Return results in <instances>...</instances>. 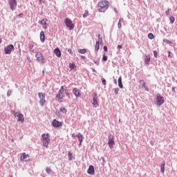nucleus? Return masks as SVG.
I'll list each match as a JSON object with an SVG mask.
<instances>
[{
  "label": "nucleus",
  "instance_id": "28",
  "mask_svg": "<svg viewBox=\"0 0 177 177\" xmlns=\"http://www.w3.org/2000/svg\"><path fill=\"white\" fill-rule=\"evenodd\" d=\"M97 42H100L101 44H103V37L100 34L98 35V41Z\"/></svg>",
  "mask_w": 177,
  "mask_h": 177
},
{
  "label": "nucleus",
  "instance_id": "3",
  "mask_svg": "<svg viewBox=\"0 0 177 177\" xmlns=\"http://www.w3.org/2000/svg\"><path fill=\"white\" fill-rule=\"evenodd\" d=\"M15 50V46L9 44L4 48L5 55H10Z\"/></svg>",
  "mask_w": 177,
  "mask_h": 177
},
{
  "label": "nucleus",
  "instance_id": "4",
  "mask_svg": "<svg viewBox=\"0 0 177 177\" xmlns=\"http://www.w3.org/2000/svg\"><path fill=\"white\" fill-rule=\"evenodd\" d=\"M64 23L69 30H74V24H73V21L70 18L65 19Z\"/></svg>",
  "mask_w": 177,
  "mask_h": 177
},
{
  "label": "nucleus",
  "instance_id": "43",
  "mask_svg": "<svg viewBox=\"0 0 177 177\" xmlns=\"http://www.w3.org/2000/svg\"><path fill=\"white\" fill-rule=\"evenodd\" d=\"M102 85H106L107 84L106 79H104L103 77L102 78Z\"/></svg>",
  "mask_w": 177,
  "mask_h": 177
},
{
  "label": "nucleus",
  "instance_id": "35",
  "mask_svg": "<svg viewBox=\"0 0 177 177\" xmlns=\"http://www.w3.org/2000/svg\"><path fill=\"white\" fill-rule=\"evenodd\" d=\"M148 38L149 39H154V35H153V33H149L148 34Z\"/></svg>",
  "mask_w": 177,
  "mask_h": 177
},
{
  "label": "nucleus",
  "instance_id": "9",
  "mask_svg": "<svg viewBox=\"0 0 177 177\" xmlns=\"http://www.w3.org/2000/svg\"><path fill=\"white\" fill-rule=\"evenodd\" d=\"M9 5L11 10H15L16 9V7L17 6V1L9 0Z\"/></svg>",
  "mask_w": 177,
  "mask_h": 177
},
{
  "label": "nucleus",
  "instance_id": "52",
  "mask_svg": "<svg viewBox=\"0 0 177 177\" xmlns=\"http://www.w3.org/2000/svg\"><path fill=\"white\" fill-rule=\"evenodd\" d=\"M143 88H144L145 91H146L147 92H149V87H147V86H145V87H143Z\"/></svg>",
  "mask_w": 177,
  "mask_h": 177
},
{
  "label": "nucleus",
  "instance_id": "50",
  "mask_svg": "<svg viewBox=\"0 0 177 177\" xmlns=\"http://www.w3.org/2000/svg\"><path fill=\"white\" fill-rule=\"evenodd\" d=\"M118 50H121V49H122V45H118Z\"/></svg>",
  "mask_w": 177,
  "mask_h": 177
},
{
  "label": "nucleus",
  "instance_id": "63",
  "mask_svg": "<svg viewBox=\"0 0 177 177\" xmlns=\"http://www.w3.org/2000/svg\"><path fill=\"white\" fill-rule=\"evenodd\" d=\"M92 71H93V73H97V71H96L95 69L93 68H92Z\"/></svg>",
  "mask_w": 177,
  "mask_h": 177
},
{
  "label": "nucleus",
  "instance_id": "59",
  "mask_svg": "<svg viewBox=\"0 0 177 177\" xmlns=\"http://www.w3.org/2000/svg\"><path fill=\"white\" fill-rule=\"evenodd\" d=\"M81 59H82L83 60H85V59H86V57L84 56V55H81L80 56Z\"/></svg>",
  "mask_w": 177,
  "mask_h": 177
},
{
  "label": "nucleus",
  "instance_id": "27",
  "mask_svg": "<svg viewBox=\"0 0 177 177\" xmlns=\"http://www.w3.org/2000/svg\"><path fill=\"white\" fill-rule=\"evenodd\" d=\"M78 53H81V55H84V54L86 53V48L79 49Z\"/></svg>",
  "mask_w": 177,
  "mask_h": 177
},
{
  "label": "nucleus",
  "instance_id": "10",
  "mask_svg": "<svg viewBox=\"0 0 177 177\" xmlns=\"http://www.w3.org/2000/svg\"><path fill=\"white\" fill-rule=\"evenodd\" d=\"M52 125H53V128H60V127H63V124L61 122H59L56 119H54L53 120Z\"/></svg>",
  "mask_w": 177,
  "mask_h": 177
},
{
  "label": "nucleus",
  "instance_id": "48",
  "mask_svg": "<svg viewBox=\"0 0 177 177\" xmlns=\"http://www.w3.org/2000/svg\"><path fill=\"white\" fill-rule=\"evenodd\" d=\"M157 55H158L157 50H153V56H154V57H157Z\"/></svg>",
  "mask_w": 177,
  "mask_h": 177
},
{
  "label": "nucleus",
  "instance_id": "62",
  "mask_svg": "<svg viewBox=\"0 0 177 177\" xmlns=\"http://www.w3.org/2000/svg\"><path fill=\"white\" fill-rule=\"evenodd\" d=\"M114 12H115V13H118V10H117V8H114Z\"/></svg>",
  "mask_w": 177,
  "mask_h": 177
},
{
  "label": "nucleus",
  "instance_id": "8",
  "mask_svg": "<svg viewBox=\"0 0 177 177\" xmlns=\"http://www.w3.org/2000/svg\"><path fill=\"white\" fill-rule=\"evenodd\" d=\"M63 93H64V91H62V90H59L58 93L55 96L56 99L58 100L59 103H62V100H63V97H64V95H63Z\"/></svg>",
  "mask_w": 177,
  "mask_h": 177
},
{
  "label": "nucleus",
  "instance_id": "22",
  "mask_svg": "<svg viewBox=\"0 0 177 177\" xmlns=\"http://www.w3.org/2000/svg\"><path fill=\"white\" fill-rule=\"evenodd\" d=\"M160 172H162V174L165 172V161H163L160 165Z\"/></svg>",
  "mask_w": 177,
  "mask_h": 177
},
{
  "label": "nucleus",
  "instance_id": "14",
  "mask_svg": "<svg viewBox=\"0 0 177 177\" xmlns=\"http://www.w3.org/2000/svg\"><path fill=\"white\" fill-rule=\"evenodd\" d=\"M54 53L57 57H62V51H60V48H59V47L55 48Z\"/></svg>",
  "mask_w": 177,
  "mask_h": 177
},
{
  "label": "nucleus",
  "instance_id": "2",
  "mask_svg": "<svg viewBox=\"0 0 177 177\" xmlns=\"http://www.w3.org/2000/svg\"><path fill=\"white\" fill-rule=\"evenodd\" d=\"M165 100H164V97L161 96V94L158 93L156 95V106H162V104H164L165 103Z\"/></svg>",
  "mask_w": 177,
  "mask_h": 177
},
{
  "label": "nucleus",
  "instance_id": "39",
  "mask_svg": "<svg viewBox=\"0 0 177 177\" xmlns=\"http://www.w3.org/2000/svg\"><path fill=\"white\" fill-rule=\"evenodd\" d=\"M89 12L88 11V10H86L84 15H83V17H88V15Z\"/></svg>",
  "mask_w": 177,
  "mask_h": 177
},
{
  "label": "nucleus",
  "instance_id": "1",
  "mask_svg": "<svg viewBox=\"0 0 177 177\" xmlns=\"http://www.w3.org/2000/svg\"><path fill=\"white\" fill-rule=\"evenodd\" d=\"M110 3L107 0H104L98 3L99 12H106L109 9Z\"/></svg>",
  "mask_w": 177,
  "mask_h": 177
},
{
  "label": "nucleus",
  "instance_id": "36",
  "mask_svg": "<svg viewBox=\"0 0 177 177\" xmlns=\"http://www.w3.org/2000/svg\"><path fill=\"white\" fill-rule=\"evenodd\" d=\"M107 59H108L107 55H106V54L104 53V55H103V56H102V60H103V62H107Z\"/></svg>",
  "mask_w": 177,
  "mask_h": 177
},
{
  "label": "nucleus",
  "instance_id": "20",
  "mask_svg": "<svg viewBox=\"0 0 177 177\" xmlns=\"http://www.w3.org/2000/svg\"><path fill=\"white\" fill-rule=\"evenodd\" d=\"M40 41L41 42H45V32H40Z\"/></svg>",
  "mask_w": 177,
  "mask_h": 177
},
{
  "label": "nucleus",
  "instance_id": "15",
  "mask_svg": "<svg viewBox=\"0 0 177 177\" xmlns=\"http://www.w3.org/2000/svg\"><path fill=\"white\" fill-rule=\"evenodd\" d=\"M17 117L18 118L17 121L19 122H24V115L23 113H19L18 115H17Z\"/></svg>",
  "mask_w": 177,
  "mask_h": 177
},
{
  "label": "nucleus",
  "instance_id": "45",
  "mask_svg": "<svg viewBox=\"0 0 177 177\" xmlns=\"http://www.w3.org/2000/svg\"><path fill=\"white\" fill-rule=\"evenodd\" d=\"M19 113L16 112V111H12V114H13V115H15V117H17V115L19 114Z\"/></svg>",
  "mask_w": 177,
  "mask_h": 177
},
{
  "label": "nucleus",
  "instance_id": "26",
  "mask_svg": "<svg viewBox=\"0 0 177 177\" xmlns=\"http://www.w3.org/2000/svg\"><path fill=\"white\" fill-rule=\"evenodd\" d=\"M68 160H69V161H73V153H71V151L68 153Z\"/></svg>",
  "mask_w": 177,
  "mask_h": 177
},
{
  "label": "nucleus",
  "instance_id": "37",
  "mask_svg": "<svg viewBox=\"0 0 177 177\" xmlns=\"http://www.w3.org/2000/svg\"><path fill=\"white\" fill-rule=\"evenodd\" d=\"M46 174H50V172H52V169H50V167H46Z\"/></svg>",
  "mask_w": 177,
  "mask_h": 177
},
{
  "label": "nucleus",
  "instance_id": "57",
  "mask_svg": "<svg viewBox=\"0 0 177 177\" xmlns=\"http://www.w3.org/2000/svg\"><path fill=\"white\" fill-rule=\"evenodd\" d=\"M113 82L115 84V85H117V80L115 78H114V77H113Z\"/></svg>",
  "mask_w": 177,
  "mask_h": 177
},
{
  "label": "nucleus",
  "instance_id": "21",
  "mask_svg": "<svg viewBox=\"0 0 177 177\" xmlns=\"http://www.w3.org/2000/svg\"><path fill=\"white\" fill-rule=\"evenodd\" d=\"M41 142L44 147H48V146L49 145V143L50 142V140H41Z\"/></svg>",
  "mask_w": 177,
  "mask_h": 177
},
{
  "label": "nucleus",
  "instance_id": "18",
  "mask_svg": "<svg viewBox=\"0 0 177 177\" xmlns=\"http://www.w3.org/2000/svg\"><path fill=\"white\" fill-rule=\"evenodd\" d=\"M41 139H42L41 140H50V138H49V133H46V134L43 133L41 135Z\"/></svg>",
  "mask_w": 177,
  "mask_h": 177
},
{
  "label": "nucleus",
  "instance_id": "49",
  "mask_svg": "<svg viewBox=\"0 0 177 177\" xmlns=\"http://www.w3.org/2000/svg\"><path fill=\"white\" fill-rule=\"evenodd\" d=\"M68 52L70 53V55H73V50L71 48H68Z\"/></svg>",
  "mask_w": 177,
  "mask_h": 177
},
{
  "label": "nucleus",
  "instance_id": "51",
  "mask_svg": "<svg viewBox=\"0 0 177 177\" xmlns=\"http://www.w3.org/2000/svg\"><path fill=\"white\" fill-rule=\"evenodd\" d=\"M103 49H104V52H107V50H108L107 46H104L103 47Z\"/></svg>",
  "mask_w": 177,
  "mask_h": 177
},
{
  "label": "nucleus",
  "instance_id": "44",
  "mask_svg": "<svg viewBox=\"0 0 177 177\" xmlns=\"http://www.w3.org/2000/svg\"><path fill=\"white\" fill-rule=\"evenodd\" d=\"M10 95H12V90L9 89L7 92V96L8 97H9V96H10Z\"/></svg>",
  "mask_w": 177,
  "mask_h": 177
},
{
  "label": "nucleus",
  "instance_id": "23",
  "mask_svg": "<svg viewBox=\"0 0 177 177\" xmlns=\"http://www.w3.org/2000/svg\"><path fill=\"white\" fill-rule=\"evenodd\" d=\"M99 49H100V43L99 41H96L95 47V52H97Z\"/></svg>",
  "mask_w": 177,
  "mask_h": 177
},
{
  "label": "nucleus",
  "instance_id": "41",
  "mask_svg": "<svg viewBox=\"0 0 177 177\" xmlns=\"http://www.w3.org/2000/svg\"><path fill=\"white\" fill-rule=\"evenodd\" d=\"M118 28H121L122 27V25L121 24V19H119V21L118 23Z\"/></svg>",
  "mask_w": 177,
  "mask_h": 177
},
{
  "label": "nucleus",
  "instance_id": "46",
  "mask_svg": "<svg viewBox=\"0 0 177 177\" xmlns=\"http://www.w3.org/2000/svg\"><path fill=\"white\" fill-rule=\"evenodd\" d=\"M55 115H57V117H60V112L59 111H55Z\"/></svg>",
  "mask_w": 177,
  "mask_h": 177
},
{
  "label": "nucleus",
  "instance_id": "31",
  "mask_svg": "<svg viewBox=\"0 0 177 177\" xmlns=\"http://www.w3.org/2000/svg\"><path fill=\"white\" fill-rule=\"evenodd\" d=\"M64 92L66 93L67 97H70V91L68 89H64Z\"/></svg>",
  "mask_w": 177,
  "mask_h": 177
},
{
  "label": "nucleus",
  "instance_id": "17",
  "mask_svg": "<svg viewBox=\"0 0 177 177\" xmlns=\"http://www.w3.org/2000/svg\"><path fill=\"white\" fill-rule=\"evenodd\" d=\"M144 62L145 64H150V55H145L144 56Z\"/></svg>",
  "mask_w": 177,
  "mask_h": 177
},
{
  "label": "nucleus",
  "instance_id": "30",
  "mask_svg": "<svg viewBox=\"0 0 177 177\" xmlns=\"http://www.w3.org/2000/svg\"><path fill=\"white\" fill-rule=\"evenodd\" d=\"M69 68H71V70H74V68H75V63H70L69 64Z\"/></svg>",
  "mask_w": 177,
  "mask_h": 177
},
{
  "label": "nucleus",
  "instance_id": "42",
  "mask_svg": "<svg viewBox=\"0 0 177 177\" xmlns=\"http://www.w3.org/2000/svg\"><path fill=\"white\" fill-rule=\"evenodd\" d=\"M118 92H120V89L118 88H114V93L115 95H118Z\"/></svg>",
  "mask_w": 177,
  "mask_h": 177
},
{
  "label": "nucleus",
  "instance_id": "54",
  "mask_svg": "<svg viewBox=\"0 0 177 177\" xmlns=\"http://www.w3.org/2000/svg\"><path fill=\"white\" fill-rule=\"evenodd\" d=\"M165 15H166V16H169V10H167L165 12Z\"/></svg>",
  "mask_w": 177,
  "mask_h": 177
},
{
  "label": "nucleus",
  "instance_id": "12",
  "mask_svg": "<svg viewBox=\"0 0 177 177\" xmlns=\"http://www.w3.org/2000/svg\"><path fill=\"white\" fill-rule=\"evenodd\" d=\"M87 174H88V175H95V167H93V165H91L88 167Z\"/></svg>",
  "mask_w": 177,
  "mask_h": 177
},
{
  "label": "nucleus",
  "instance_id": "61",
  "mask_svg": "<svg viewBox=\"0 0 177 177\" xmlns=\"http://www.w3.org/2000/svg\"><path fill=\"white\" fill-rule=\"evenodd\" d=\"M149 143H150L151 146H153L154 145V142H153V141H150Z\"/></svg>",
  "mask_w": 177,
  "mask_h": 177
},
{
  "label": "nucleus",
  "instance_id": "6",
  "mask_svg": "<svg viewBox=\"0 0 177 177\" xmlns=\"http://www.w3.org/2000/svg\"><path fill=\"white\" fill-rule=\"evenodd\" d=\"M108 139H109L108 145H109L110 149H113V146H114V145H115V142H114V136L110 134L108 136Z\"/></svg>",
  "mask_w": 177,
  "mask_h": 177
},
{
  "label": "nucleus",
  "instance_id": "25",
  "mask_svg": "<svg viewBox=\"0 0 177 177\" xmlns=\"http://www.w3.org/2000/svg\"><path fill=\"white\" fill-rule=\"evenodd\" d=\"M45 103H46V100H45V98H43V99L39 100L40 106H45Z\"/></svg>",
  "mask_w": 177,
  "mask_h": 177
},
{
  "label": "nucleus",
  "instance_id": "5",
  "mask_svg": "<svg viewBox=\"0 0 177 177\" xmlns=\"http://www.w3.org/2000/svg\"><path fill=\"white\" fill-rule=\"evenodd\" d=\"M91 103L95 109L99 107V102H97V94L96 93L93 94V100Z\"/></svg>",
  "mask_w": 177,
  "mask_h": 177
},
{
  "label": "nucleus",
  "instance_id": "55",
  "mask_svg": "<svg viewBox=\"0 0 177 177\" xmlns=\"http://www.w3.org/2000/svg\"><path fill=\"white\" fill-rule=\"evenodd\" d=\"M59 91H62V92H64V86H62Z\"/></svg>",
  "mask_w": 177,
  "mask_h": 177
},
{
  "label": "nucleus",
  "instance_id": "53",
  "mask_svg": "<svg viewBox=\"0 0 177 177\" xmlns=\"http://www.w3.org/2000/svg\"><path fill=\"white\" fill-rule=\"evenodd\" d=\"M171 51L170 50H169L168 51V55H167V57H172V55H171Z\"/></svg>",
  "mask_w": 177,
  "mask_h": 177
},
{
  "label": "nucleus",
  "instance_id": "16",
  "mask_svg": "<svg viewBox=\"0 0 177 177\" xmlns=\"http://www.w3.org/2000/svg\"><path fill=\"white\" fill-rule=\"evenodd\" d=\"M77 138L79 139V146H82V141L84 140V136H82V134H81V133H79L77 134Z\"/></svg>",
  "mask_w": 177,
  "mask_h": 177
},
{
  "label": "nucleus",
  "instance_id": "58",
  "mask_svg": "<svg viewBox=\"0 0 177 177\" xmlns=\"http://www.w3.org/2000/svg\"><path fill=\"white\" fill-rule=\"evenodd\" d=\"M95 64H96L97 66H99V62L96 61V60H93Z\"/></svg>",
  "mask_w": 177,
  "mask_h": 177
},
{
  "label": "nucleus",
  "instance_id": "47",
  "mask_svg": "<svg viewBox=\"0 0 177 177\" xmlns=\"http://www.w3.org/2000/svg\"><path fill=\"white\" fill-rule=\"evenodd\" d=\"M171 91H172V93L174 95H175L176 93V91H175V87H172Z\"/></svg>",
  "mask_w": 177,
  "mask_h": 177
},
{
  "label": "nucleus",
  "instance_id": "40",
  "mask_svg": "<svg viewBox=\"0 0 177 177\" xmlns=\"http://www.w3.org/2000/svg\"><path fill=\"white\" fill-rule=\"evenodd\" d=\"M163 42H165V44H172V41H171L167 39H164Z\"/></svg>",
  "mask_w": 177,
  "mask_h": 177
},
{
  "label": "nucleus",
  "instance_id": "19",
  "mask_svg": "<svg viewBox=\"0 0 177 177\" xmlns=\"http://www.w3.org/2000/svg\"><path fill=\"white\" fill-rule=\"evenodd\" d=\"M118 82L119 88H120V89H122V88H124V85L122 84V77H120L118 80Z\"/></svg>",
  "mask_w": 177,
  "mask_h": 177
},
{
  "label": "nucleus",
  "instance_id": "60",
  "mask_svg": "<svg viewBox=\"0 0 177 177\" xmlns=\"http://www.w3.org/2000/svg\"><path fill=\"white\" fill-rule=\"evenodd\" d=\"M23 16H24V13H20V14L18 15V17H23Z\"/></svg>",
  "mask_w": 177,
  "mask_h": 177
},
{
  "label": "nucleus",
  "instance_id": "33",
  "mask_svg": "<svg viewBox=\"0 0 177 177\" xmlns=\"http://www.w3.org/2000/svg\"><path fill=\"white\" fill-rule=\"evenodd\" d=\"M27 157H28V154H26V153H24L21 156V160H26Z\"/></svg>",
  "mask_w": 177,
  "mask_h": 177
},
{
  "label": "nucleus",
  "instance_id": "11",
  "mask_svg": "<svg viewBox=\"0 0 177 177\" xmlns=\"http://www.w3.org/2000/svg\"><path fill=\"white\" fill-rule=\"evenodd\" d=\"M46 21H48V19H46V18L43 19L41 21H39V24L42 26L43 28H44V30H47L48 29V24L46 23Z\"/></svg>",
  "mask_w": 177,
  "mask_h": 177
},
{
  "label": "nucleus",
  "instance_id": "34",
  "mask_svg": "<svg viewBox=\"0 0 177 177\" xmlns=\"http://www.w3.org/2000/svg\"><path fill=\"white\" fill-rule=\"evenodd\" d=\"M139 82H140V84H142V88H144V87H145L146 86V82H145V80H140L139 81Z\"/></svg>",
  "mask_w": 177,
  "mask_h": 177
},
{
  "label": "nucleus",
  "instance_id": "32",
  "mask_svg": "<svg viewBox=\"0 0 177 177\" xmlns=\"http://www.w3.org/2000/svg\"><path fill=\"white\" fill-rule=\"evenodd\" d=\"M169 21L171 24H174L175 23V17L174 16L170 17Z\"/></svg>",
  "mask_w": 177,
  "mask_h": 177
},
{
  "label": "nucleus",
  "instance_id": "7",
  "mask_svg": "<svg viewBox=\"0 0 177 177\" xmlns=\"http://www.w3.org/2000/svg\"><path fill=\"white\" fill-rule=\"evenodd\" d=\"M35 57L37 60H38V62H40V63H41L42 64L45 63V58H44V55H42V53H41L40 52L36 53Z\"/></svg>",
  "mask_w": 177,
  "mask_h": 177
},
{
  "label": "nucleus",
  "instance_id": "29",
  "mask_svg": "<svg viewBox=\"0 0 177 177\" xmlns=\"http://www.w3.org/2000/svg\"><path fill=\"white\" fill-rule=\"evenodd\" d=\"M38 95H39V97L40 100L42 99H45V93H39Z\"/></svg>",
  "mask_w": 177,
  "mask_h": 177
},
{
  "label": "nucleus",
  "instance_id": "64",
  "mask_svg": "<svg viewBox=\"0 0 177 177\" xmlns=\"http://www.w3.org/2000/svg\"><path fill=\"white\" fill-rule=\"evenodd\" d=\"M101 158H102V162H104V161H105L104 157H102Z\"/></svg>",
  "mask_w": 177,
  "mask_h": 177
},
{
  "label": "nucleus",
  "instance_id": "56",
  "mask_svg": "<svg viewBox=\"0 0 177 177\" xmlns=\"http://www.w3.org/2000/svg\"><path fill=\"white\" fill-rule=\"evenodd\" d=\"M72 138H78V134L76 135L75 133L72 134Z\"/></svg>",
  "mask_w": 177,
  "mask_h": 177
},
{
  "label": "nucleus",
  "instance_id": "24",
  "mask_svg": "<svg viewBox=\"0 0 177 177\" xmlns=\"http://www.w3.org/2000/svg\"><path fill=\"white\" fill-rule=\"evenodd\" d=\"M59 111H61V113H62L63 114H67V109L63 106L59 109Z\"/></svg>",
  "mask_w": 177,
  "mask_h": 177
},
{
  "label": "nucleus",
  "instance_id": "13",
  "mask_svg": "<svg viewBox=\"0 0 177 177\" xmlns=\"http://www.w3.org/2000/svg\"><path fill=\"white\" fill-rule=\"evenodd\" d=\"M73 93L75 95V97H80L81 96V93L80 92V90L77 88H74L73 89Z\"/></svg>",
  "mask_w": 177,
  "mask_h": 177
},
{
  "label": "nucleus",
  "instance_id": "38",
  "mask_svg": "<svg viewBox=\"0 0 177 177\" xmlns=\"http://www.w3.org/2000/svg\"><path fill=\"white\" fill-rule=\"evenodd\" d=\"M29 50H30V52H34V45L33 44H30Z\"/></svg>",
  "mask_w": 177,
  "mask_h": 177
}]
</instances>
